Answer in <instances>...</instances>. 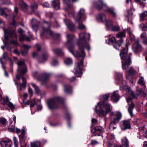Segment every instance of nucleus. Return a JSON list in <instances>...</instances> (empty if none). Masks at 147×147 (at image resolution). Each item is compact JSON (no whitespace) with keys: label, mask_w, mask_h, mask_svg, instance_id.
Listing matches in <instances>:
<instances>
[{"label":"nucleus","mask_w":147,"mask_h":147,"mask_svg":"<svg viewBox=\"0 0 147 147\" xmlns=\"http://www.w3.org/2000/svg\"><path fill=\"white\" fill-rule=\"evenodd\" d=\"M79 41L77 42L79 50L81 54H80L77 51H74V47L72 45L73 39L75 36L71 34H68L66 37L67 41L65 45L69 51L75 57L78 58H81L76 64L74 69V73L76 76L80 77L82 73V70L83 65V59L85 57V53L84 49L86 48L88 51L90 49V46L88 42L90 40V35L88 33H81L79 34Z\"/></svg>","instance_id":"1"},{"label":"nucleus","mask_w":147,"mask_h":147,"mask_svg":"<svg viewBox=\"0 0 147 147\" xmlns=\"http://www.w3.org/2000/svg\"><path fill=\"white\" fill-rule=\"evenodd\" d=\"M130 44L128 40L125 44V48H123L120 53V55L122 59V67L123 69H126L129 68L131 63L130 57L131 54L127 53L128 47Z\"/></svg>","instance_id":"2"},{"label":"nucleus","mask_w":147,"mask_h":147,"mask_svg":"<svg viewBox=\"0 0 147 147\" xmlns=\"http://www.w3.org/2000/svg\"><path fill=\"white\" fill-rule=\"evenodd\" d=\"M43 24L44 27H43L42 28L43 32L42 33H40V35L41 36L44 35H47L49 34V36H47L48 38L51 37H53L54 38L56 39H59L60 36V34H54L53 32L49 28V27L51 25V22L44 21L43 22Z\"/></svg>","instance_id":"3"},{"label":"nucleus","mask_w":147,"mask_h":147,"mask_svg":"<svg viewBox=\"0 0 147 147\" xmlns=\"http://www.w3.org/2000/svg\"><path fill=\"white\" fill-rule=\"evenodd\" d=\"M63 99L61 97H56L54 98L49 100L48 102V106L51 109H56L58 107L59 103L63 102Z\"/></svg>","instance_id":"4"},{"label":"nucleus","mask_w":147,"mask_h":147,"mask_svg":"<svg viewBox=\"0 0 147 147\" xmlns=\"http://www.w3.org/2000/svg\"><path fill=\"white\" fill-rule=\"evenodd\" d=\"M95 7L98 10L101 9L102 7H105L106 9L105 10L109 12L113 17L116 16V14L114 12V9L112 7H108L104 3L102 0H98L95 5Z\"/></svg>","instance_id":"5"},{"label":"nucleus","mask_w":147,"mask_h":147,"mask_svg":"<svg viewBox=\"0 0 147 147\" xmlns=\"http://www.w3.org/2000/svg\"><path fill=\"white\" fill-rule=\"evenodd\" d=\"M129 94L130 96L132 98H129L127 99V101L129 106L128 111L130 116L131 117H133V115L132 113V111L135 105L132 101V98H136L137 95H135L134 92L131 90L129 91Z\"/></svg>","instance_id":"6"},{"label":"nucleus","mask_w":147,"mask_h":147,"mask_svg":"<svg viewBox=\"0 0 147 147\" xmlns=\"http://www.w3.org/2000/svg\"><path fill=\"white\" fill-rule=\"evenodd\" d=\"M18 68L17 70L21 74H18L16 75L17 79L20 80V78L21 75H24L27 71V69L24 63L22 61H19L17 63Z\"/></svg>","instance_id":"7"},{"label":"nucleus","mask_w":147,"mask_h":147,"mask_svg":"<svg viewBox=\"0 0 147 147\" xmlns=\"http://www.w3.org/2000/svg\"><path fill=\"white\" fill-rule=\"evenodd\" d=\"M123 42V40L122 38L117 40L114 37H112L109 39L106 42L109 45H113L114 47L116 49H119V47Z\"/></svg>","instance_id":"8"},{"label":"nucleus","mask_w":147,"mask_h":147,"mask_svg":"<svg viewBox=\"0 0 147 147\" xmlns=\"http://www.w3.org/2000/svg\"><path fill=\"white\" fill-rule=\"evenodd\" d=\"M116 115L117 118H113V120L111 121L110 125L109 128L111 130H113L116 128V127L114 126V125L118 123L122 117V114L121 112H117Z\"/></svg>","instance_id":"9"},{"label":"nucleus","mask_w":147,"mask_h":147,"mask_svg":"<svg viewBox=\"0 0 147 147\" xmlns=\"http://www.w3.org/2000/svg\"><path fill=\"white\" fill-rule=\"evenodd\" d=\"M63 3L65 4L68 7H70L69 0H63ZM60 0H54L52 1V6L55 9L57 10L60 8Z\"/></svg>","instance_id":"10"},{"label":"nucleus","mask_w":147,"mask_h":147,"mask_svg":"<svg viewBox=\"0 0 147 147\" xmlns=\"http://www.w3.org/2000/svg\"><path fill=\"white\" fill-rule=\"evenodd\" d=\"M132 49L135 53H139L143 50V48L139 43L138 39L136 40L135 43L133 44Z\"/></svg>","instance_id":"11"},{"label":"nucleus","mask_w":147,"mask_h":147,"mask_svg":"<svg viewBox=\"0 0 147 147\" xmlns=\"http://www.w3.org/2000/svg\"><path fill=\"white\" fill-rule=\"evenodd\" d=\"M3 30L4 31L5 34L4 38L6 40H8L9 36L15 37L16 38L17 37V36L14 30L11 31L9 28L6 30L3 28Z\"/></svg>","instance_id":"12"},{"label":"nucleus","mask_w":147,"mask_h":147,"mask_svg":"<svg viewBox=\"0 0 147 147\" xmlns=\"http://www.w3.org/2000/svg\"><path fill=\"white\" fill-rule=\"evenodd\" d=\"M12 142L9 139H2L0 141V144L2 147H11Z\"/></svg>","instance_id":"13"},{"label":"nucleus","mask_w":147,"mask_h":147,"mask_svg":"<svg viewBox=\"0 0 147 147\" xmlns=\"http://www.w3.org/2000/svg\"><path fill=\"white\" fill-rule=\"evenodd\" d=\"M98 106H99V108L104 106L108 113L112 109V107H111L110 104L107 102H104L103 101H101L99 103Z\"/></svg>","instance_id":"14"},{"label":"nucleus","mask_w":147,"mask_h":147,"mask_svg":"<svg viewBox=\"0 0 147 147\" xmlns=\"http://www.w3.org/2000/svg\"><path fill=\"white\" fill-rule=\"evenodd\" d=\"M129 120H125L122 121L121 123L122 124L121 125L122 129L124 130L127 129H128L131 127V125Z\"/></svg>","instance_id":"15"},{"label":"nucleus","mask_w":147,"mask_h":147,"mask_svg":"<svg viewBox=\"0 0 147 147\" xmlns=\"http://www.w3.org/2000/svg\"><path fill=\"white\" fill-rule=\"evenodd\" d=\"M85 10L84 9H81L78 12L77 17L75 18L76 21H80L81 18L84 17L85 18Z\"/></svg>","instance_id":"16"},{"label":"nucleus","mask_w":147,"mask_h":147,"mask_svg":"<svg viewBox=\"0 0 147 147\" xmlns=\"http://www.w3.org/2000/svg\"><path fill=\"white\" fill-rule=\"evenodd\" d=\"M64 21L67 27L71 31H73L75 30V26L73 24L71 21L69 20H64Z\"/></svg>","instance_id":"17"},{"label":"nucleus","mask_w":147,"mask_h":147,"mask_svg":"<svg viewBox=\"0 0 147 147\" xmlns=\"http://www.w3.org/2000/svg\"><path fill=\"white\" fill-rule=\"evenodd\" d=\"M39 24V22L35 19H33L32 21V28L36 33L37 32L38 26Z\"/></svg>","instance_id":"18"},{"label":"nucleus","mask_w":147,"mask_h":147,"mask_svg":"<svg viewBox=\"0 0 147 147\" xmlns=\"http://www.w3.org/2000/svg\"><path fill=\"white\" fill-rule=\"evenodd\" d=\"M99 107L98 106V105L96 106L95 108V111L96 113L98 114L100 116H104L106 115L108 112L103 110L102 109H100L99 110H96V108L97 107Z\"/></svg>","instance_id":"19"},{"label":"nucleus","mask_w":147,"mask_h":147,"mask_svg":"<svg viewBox=\"0 0 147 147\" xmlns=\"http://www.w3.org/2000/svg\"><path fill=\"white\" fill-rule=\"evenodd\" d=\"M22 84H16L17 86V88L19 90H21V85H22L23 87H24L25 89L26 88V80L25 78L24 77V76H22Z\"/></svg>","instance_id":"20"},{"label":"nucleus","mask_w":147,"mask_h":147,"mask_svg":"<svg viewBox=\"0 0 147 147\" xmlns=\"http://www.w3.org/2000/svg\"><path fill=\"white\" fill-rule=\"evenodd\" d=\"M129 142L126 137H124L121 139V144L122 146L124 147H129Z\"/></svg>","instance_id":"21"},{"label":"nucleus","mask_w":147,"mask_h":147,"mask_svg":"<svg viewBox=\"0 0 147 147\" xmlns=\"http://www.w3.org/2000/svg\"><path fill=\"white\" fill-rule=\"evenodd\" d=\"M119 99V96L117 92H113L112 96L111 99L115 102L118 101Z\"/></svg>","instance_id":"22"},{"label":"nucleus","mask_w":147,"mask_h":147,"mask_svg":"<svg viewBox=\"0 0 147 147\" xmlns=\"http://www.w3.org/2000/svg\"><path fill=\"white\" fill-rule=\"evenodd\" d=\"M53 53L56 55H61L64 54V53L60 49H55L53 50Z\"/></svg>","instance_id":"23"},{"label":"nucleus","mask_w":147,"mask_h":147,"mask_svg":"<svg viewBox=\"0 0 147 147\" xmlns=\"http://www.w3.org/2000/svg\"><path fill=\"white\" fill-rule=\"evenodd\" d=\"M97 19L100 22H103L106 20V16L104 14H101L97 16Z\"/></svg>","instance_id":"24"},{"label":"nucleus","mask_w":147,"mask_h":147,"mask_svg":"<svg viewBox=\"0 0 147 147\" xmlns=\"http://www.w3.org/2000/svg\"><path fill=\"white\" fill-rule=\"evenodd\" d=\"M19 4L22 9L24 11L27 10L28 7V5L24 3L22 0H20Z\"/></svg>","instance_id":"25"},{"label":"nucleus","mask_w":147,"mask_h":147,"mask_svg":"<svg viewBox=\"0 0 147 147\" xmlns=\"http://www.w3.org/2000/svg\"><path fill=\"white\" fill-rule=\"evenodd\" d=\"M125 30H124L123 31L118 33L116 35V37L117 38H120V39L122 38H122L123 37H125Z\"/></svg>","instance_id":"26"},{"label":"nucleus","mask_w":147,"mask_h":147,"mask_svg":"<svg viewBox=\"0 0 147 147\" xmlns=\"http://www.w3.org/2000/svg\"><path fill=\"white\" fill-rule=\"evenodd\" d=\"M126 72L131 75H134L136 73V71L132 67H129Z\"/></svg>","instance_id":"27"},{"label":"nucleus","mask_w":147,"mask_h":147,"mask_svg":"<svg viewBox=\"0 0 147 147\" xmlns=\"http://www.w3.org/2000/svg\"><path fill=\"white\" fill-rule=\"evenodd\" d=\"M102 128L100 127H96L92 129L91 132L92 133L96 132H100L102 131Z\"/></svg>","instance_id":"28"},{"label":"nucleus","mask_w":147,"mask_h":147,"mask_svg":"<svg viewBox=\"0 0 147 147\" xmlns=\"http://www.w3.org/2000/svg\"><path fill=\"white\" fill-rule=\"evenodd\" d=\"M31 147H40V143L39 141H35L30 143Z\"/></svg>","instance_id":"29"},{"label":"nucleus","mask_w":147,"mask_h":147,"mask_svg":"<svg viewBox=\"0 0 147 147\" xmlns=\"http://www.w3.org/2000/svg\"><path fill=\"white\" fill-rule=\"evenodd\" d=\"M64 90L66 93H68L71 92V90L69 85H64Z\"/></svg>","instance_id":"30"},{"label":"nucleus","mask_w":147,"mask_h":147,"mask_svg":"<svg viewBox=\"0 0 147 147\" xmlns=\"http://www.w3.org/2000/svg\"><path fill=\"white\" fill-rule=\"evenodd\" d=\"M78 22V28L80 30H84L85 28V26L81 22V19L78 21H76Z\"/></svg>","instance_id":"31"},{"label":"nucleus","mask_w":147,"mask_h":147,"mask_svg":"<svg viewBox=\"0 0 147 147\" xmlns=\"http://www.w3.org/2000/svg\"><path fill=\"white\" fill-rule=\"evenodd\" d=\"M23 47L25 50L22 52V54L23 55L26 56L27 55L28 52L27 50L28 49L30 48V47L28 46L24 45L23 46Z\"/></svg>","instance_id":"32"},{"label":"nucleus","mask_w":147,"mask_h":147,"mask_svg":"<svg viewBox=\"0 0 147 147\" xmlns=\"http://www.w3.org/2000/svg\"><path fill=\"white\" fill-rule=\"evenodd\" d=\"M0 123L2 126H5L6 125L7 121L4 118H0Z\"/></svg>","instance_id":"33"},{"label":"nucleus","mask_w":147,"mask_h":147,"mask_svg":"<svg viewBox=\"0 0 147 147\" xmlns=\"http://www.w3.org/2000/svg\"><path fill=\"white\" fill-rule=\"evenodd\" d=\"M6 9L5 8H2L0 7V15H3L5 18H7L8 15L5 12V10Z\"/></svg>","instance_id":"34"},{"label":"nucleus","mask_w":147,"mask_h":147,"mask_svg":"<svg viewBox=\"0 0 147 147\" xmlns=\"http://www.w3.org/2000/svg\"><path fill=\"white\" fill-rule=\"evenodd\" d=\"M33 77L37 79L38 80H40L41 79H40V78L41 77V75L39 74L37 72L35 71L33 74Z\"/></svg>","instance_id":"35"},{"label":"nucleus","mask_w":147,"mask_h":147,"mask_svg":"<svg viewBox=\"0 0 147 147\" xmlns=\"http://www.w3.org/2000/svg\"><path fill=\"white\" fill-rule=\"evenodd\" d=\"M137 91L139 93V94L141 95L143 97H145L146 96V93L142 89H139L137 88Z\"/></svg>","instance_id":"36"},{"label":"nucleus","mask_w":147,"mask_h":147,"mask_svg":"<svg viewBox=\"0 0 147 147\" xmlns=\"http://www.w3.org/2000/svg\"><path fill=\"white\" fill-rule=\"evenodd\" d=\"M72 60L71 58H67L65 61V63L67 65H70L72 63Z\"/></svg>","instance_id":"37"},{"label":"nucleus","mask_w":147,"mask_h":147,"mask_svg":"<svg viewBox=\"0 0 147 147\" xmlns=\"http://www.w3.org/2000/svg\"><path fill=\"white\" fill-rule=\"evenodd\" d=\"M32 85L34 88L35 92L37 94H39L40 92V90L39 88L35 84L32 83Z\"/></svg>","instance_id":"38"},{"label":"nucleus","mask_w":147,"mask_h":147,"mask_svg":"<svg viewBox=\"0 0 147 147\" xmlns=\"http://www.w3.org/2000/svg\"><path fill=\"white\" fill-rule=\"evenodd\" d=\"M138 84L140 85H141L143 86L145 84V82L144 81V79L143 77H141L138 82Z\"/></svg>","instance_id":"39"},{"label":"nucleus","mask_w":147,"mask_h":147,"mask_svg":"<svg viewBox=\"0 0 147 147\" xmlns=\"http://www.w3.org/2000/svg\"><path fill=\"white\" fill-rule=\"evenodd\" d=\"M146 1V0H135L136 2L138 3L139 5H142L143 7L145 5L144 2Z\"/></svg>","instance_id":"40"},{"label":"nucleus","mask_w":147,"mask_h":147,"mask_svg":"<svg viewBox=\"0 0 147 147\" xmlns=\"http://www.w3.org/2000/svg\"><path fill=\"white\" fill-rule=\"evenodd\" d=\"M109 96V94H107L101 96L100 98L102 100H106L108 99Z\"/></svg>","instance_id":"41"},{"label":"nucleus","mask_w":147,"mask_h":147,"mask_svg":"<svg viewBox=\"0 0 147 147\" xmlns=\"http://www.w3.org/2000/svg\"><path fill=\"white\" fill-rule=\"evenodd\" d=\"M146 25H145L144 24L142 23L140 25V27L143 31L146 30L147 29V22L146 23Z\"/></svg>","instance_id":"42"},{"label":"nucleus","mask_w":147,"mask_h":147,"mask_svg":"<svg viewBox=\"0 0 147 147\" xmlns=\"http://www.w3.org/2000/svg\"><path fill=\"white\" fill-rule=\"evenodd\" d=\"M105 21H106V26L107 28H109L112 26V22L111 20H106Z\"/></svg>","instance_id":"43"},{"label":"nucleus","mask_w":147,"mask_h":147,"mask_svg":"<svg viewBox=\"0 0 147 147\" xmlns=\"http://www.w3.org/2000/svg\"><path fill=\"white\" fill-rule=\"evenodd\" d=\"M147 15V12L142 13L140 15V19L141 20H144L145 18V17Z\"/></svg>","instance_id":"44"},{"label":"nucleus","mask_w":147,"mask_h":147,"mask_svg":"<svg viewBox=\"0 0 147 147\" xmlns=\"http://www.w3.org/2000/svg\"><path fill=\"white\" fill-rule=\"evenodd\" d=\"M38 5L36 3H34L32 4L31 6V9L33 11H34L35 10L37 9Z\"/></svg>","instance_id":"45"},{"label":"nucleus","mask_w":147,"mask_h":147,"mask_svg":"<svg viewBox=\"0 0 147 147\" xmlns=\"http://www.w3.org/2000/svg\"><path fill=\"white\" fill-rule=\"evenodd\" d=\"M129 39L131 42H133L135 40V37L134 35L131 32H129Z\"/></svg>","instance_id":"46"},{"label":"nucleus","mask_w":147,"mask_h":147,"mask_svg":"<svg viewBox=\"0 0 147 147\" xmlns=\"http://www.w3.org/2000/svg\"><path fill=\"white\" fill-rule=\"evenodd\" d=\"M120 29L119 26H113L112 30L113 31H117Z\"/></svg>","instance_id":"47"},{"label":"nucleus","mask_w":147,"mask_h":147,"mask_svg":"<svg viewBox=\"0 0 147 147\" xmlns=\"http://www.w3.org/2000/svg\"><path fill=\"white\" fill-rule=\"evenodd\" d=\"M9 102V99L7 96H6V98L3 99V105L7 104Z\"/></svg>","instance_id":"48"},{"label":"nucleus","mask_w":147,"mask_h":147,"mask_svg":"<svg viewBox=\"0 0 147 147\" xmlns=\"http://www.w3.org/2000/svg\"><path fill=\"white\" fill-rule=\"evenodd\" d=\"M14 144L15 147H18V141L16 137H13V138Z\"/></svg>","instance_id":"49"},{"label":"nucleus","mask_w":147,"mask_h":147,"mask_svg":"<svg viewBox=\"0 0 147 147\" xmlns=\"http://www.w3.org/2000/svg\"><path fill=\"white\" fill-rule=\"evenodd\" d=\"M8 105L10 109L12 110L15 108L14 105L12 104V103L10 102H9Z\"/></svg>","instance_id":"50"},{"label":"nucleus","mask_w":147,"mask_h":147,"mask_svg":"<svg viewBox=\"0 0 147 147\" xmlns=\"http://www.w3.org/2000/svg\"><path fill=\"white\" fill-rule=\"evenodd\" d=\"M108 138L111 140H113L115 138V136L113 134H109L107 136Z\"/></svg>","instance_id":"51"},{"label":"nucleus","mask_w":147,"mask_h":147,"mask_svg":"<svg viewBox=\"0 0 147 147\" xmlns=\"http://www.w3.org/2000/svg\"><path fill=\"white\" fill-rule=\"evenodd\" d=\"M49 55L47 53L45 54H44L42 55V59L44 61H45L48 58Z\"/></svg>","instance_id":"52"},{"label":"nucleus","mask_w":147,"mask_h":147,"mask_svg":"<svg viewBox=\"0 0 147 147\" xmlns=\"http://www.w3.org/2000/svg\"><path fill=\"white\" fill-rule=\"evenodd\" d=\"M51 74H50L45 73L43 74V76L44 78L45 79H47L50 76Z\"/></svg>","instance_id":"53"},{"label":"nucleus","mask_w":147,"mask_h":147,"mask_svg":"<svg viewBox=\"0 0 147 147\" xmlns=\"http://www.w3.org/2000/svg\"><path fill=\"white\" fill-rule=\"evenodd\" d=\"M58 64V62L56 60H54L51 63V64L53 66H55Z\"/></svg>","instance_id":"54"},{"label":"nucleus","mask_w":147,"mask_h":147,"mask_svg":"<svg viewBox=\"0 0 147 147\" xmlns=\"http://www.w3.org/2000/svg\"><path fill=\"white\" fill-rule=\"evenodd\" d=\"M92 124V125H94L97 122V120L95 119H92L91 120Z\"/></svg>","instance_id":"55"},{"label":"nucleus","mask_w":147,"mask_h":147,"mask_svg":"<svg viewBox=\"0 0 147 147\" xmlns=\"http://www.w3.org/2000/svg\"><path fill=\"white\" fill-rule=\"evenodd\" d=\"M2 4H5L7 5H9L11 4V1L9 0H5L2 3Z\"/></svg>","instance_id":"56"},{"label":"nucleus","mask_w":147,"mask_h":147,"mask_svg":"<svg viewBox=\"0 0 147 147\" xmlns=\"http://www.w3.org/2000/svg\"><path fill=\"white\" fill-rule=\"evenodd\" d=\"M26 38V36L24 34L20 35V40L22 41Z\"/></svg>","instance_id":"57"},{"label":"nucleus","mask_w":147,"mask_h":147,"mask_svg":"<svg viewBox=\"0 0 147 147\" xmlns=\"http://www.w3.org/2000/svg\"><path fill=\"white\" fill-rule=\"evenodd\" d=\"M98 144V142L97 141L93 140H91V144L92 145H95Z\"/></svg>","instance_id":"58"},{"label":"nucleus","mask_w":147,"mask_h":147,"mask_svg":"<svg viewBox=\"0 0 147 147\" xmlns=\"http://www.w3.org/2000/svg\"><path fill=\"white\" fill-rule=\"evenodd\" d=\"M146 32H144L141 34L140 37L144 39L146 38L145 37L146 36Z\"/></svg>","instance_id":"59"},{"label":"nucleus","mask_w":147,"mask_h":147,"mask_svg":"<svg viewBox=\"0 0 147 147\" xmlns=\"http://www.w3.org/2000/svg\"><path fill=\"white\" fill-rule=\"evenodd\" d=\"M142 43L144 45H147V37H146L143 39Z\"/></svg>","instance_id":"60"},{"label":"nucleus","mask_w":147,"mask_h":147,"mask_svg":"<svg viewBox=\"0 0 147 147\" xmlns=\"http://www.w3.org/2000/svg\"><path fill=\"white\" fill-rule=\"evenodd\" d=\"M15 16H13V21L11 24L13 26H15L16 23V22L15 20Z\"/></svg>","instance_id":"61"},{"label":"nucleus","mask_w":147,"mask_h":147,"mask_svg":"<svg viewBox=\"0 0 147 147\" xmlns=\"http://www.w3.org/2000/svg\"><path fill=\"white\" fill-rule=\"evenodd\" d=\"M8 57V55L7 54V53L6 52H5L3 54V59H5L6 58H7Z\"/></svg>","instance_id":"62"},{"label":"nucleus","mask_w":147,"mask_h":147,"mask_svg":"<svg viewBox=\"0 0 147 147\" xmlns=\"http://www.w3.org/2000/svg\"><path fill=\"white\" fill-rule=\"evenodd\" d=\"M11 43L15 45H18V43L16 41L14 40H11Z\"/></svg>","instance_id":"63"},{"label":"nucleus","mask_w":147,"mask_h":147,"mask_svg":"<svg viewBox=\"0 0 147 147\" xmlns=\"http://www.w3.org/2000/svg\"><path fill=\"white\" fill-rule=\"evenodd\" d=\"M49 4L47 2H45L44 3L43 6L44 7H49Z\"/></svg>","instance_id":"64"}]
</instances>
